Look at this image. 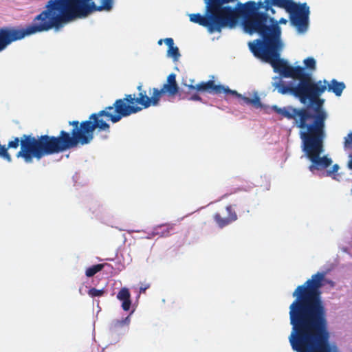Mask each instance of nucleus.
<instances>
[{
  "label": "nucleus",
  "instance_id": "nucleus-5",
  "mask_svg": "<svg viewBox=\"0 0 352 352\" xmlns=\"http://www.w3.org/2000/svg\"><path fill=\"white\" fill-rule=\"evenodd\" d=\"M113 6V0H49L47 2L56 30L94 12L110 11Z\"/></svg>",
  "mask_w": 352,
  "mask_h": 352
},
{
  "label": "nucleus",
  "instance_id": "nucleus-17",
  "mask_svg": "<svg viewBox=\"0 0 352 352\" xmlns=\"http://www.w3.org/2000/svg\"><path fill=\"white\" fill-rule=\"evenodd\" d=\"M343 146L346 151L352 150V131L344 138ZM349 158L347 167L349 170H352V153L349 155Z\"/></svg>",
  "mask_w": 352,
  "mask_h": 352
},
{
  "label": "nucleus",
  "instance_id": "nucleus-14",
  "mask_svg": "<svg viewBox=\"0 0 352 352\" xmlns=\"http://www.w3.org/2000/svg\"><path fill=\"white\" fill-rule=\"evenodd\" d=\"M117 298L122 301V307L124 311H128L130 309L131 301V294L127 288H122L117 295Z\"/></svg>",
  "mask_w": 352,
  "mask_h": 352
},
{
  "label": "nucleus",
  "instance_id": "nucleus-22",
  "mask_svg": "<svg viewBox=\"0 0 352 352\" xmlns=\"http://www.w3.org/2000/svg\"><path fill=\"white\" fill-rule=\"evenodd\" d=\"M304 63L307 69L311 70L316 69V60L314 58L308 57L307 58L305 59Z\"/></svg>",
  "mask_w": 352,
  "mask_h": 352
},
{
  "label": "nucleus",
  "instance_id": "nucleus-20",
  "mask_svg": "<svg viewBox=\"0 0 352 352\" xmlns=\"http://www.w3.org/2000/svg\"><path fill=\"white\" fill-rule=\"evenodd\" d=\"M157 234L161 236H168L170 232L173 230V226L170 224L161 225L158 227Z\"/></svg>",
  "mask_w": 352,
  "mask_h": 352
},
{
  "label": "nucleus",
  "instance_id": "nucleus-27",
  "mask_svg": "<svg viewBox=\"0 0 352 352\" xmlns=\"http://www.w3.org/2000/svg\"><path fill=\"white\" fill-rule=\"evenodd\" d=\"M163 41H164V40H162V39L159 40L158 41V44L159 45H162Z\"/></svg>",
  "mask_w": 352,
  "mask_h": 352
},
{
  "label": "nucleus",
  "instance_id": "nucleus-2",
  "mask_svg": "<svg viewBox=\"0 0 352 352\" xmlns=\"http://www.w3.org/2000/svg\"><path fill=\"white\" fill-rule=\"evenodd\" d=\"M325 275V272H317L292 294L295 299L289 306L292 329L289 341L296 352H331L320 292Z\"/></svg>",
  "mask_w": 352,
  "mask_h": 352
},
{
  "label": "nucleus",
  "instance_id": "nucleus-26",
  "mask_svg": "<svg viewBox=\"0 0 352 352\" xmlns=\"http://www.w3.org/2000/svg\"><path fill=\"white\" fill-rule=\"evenodd\" d=\"M240 98H241L243 100V101L245 104H250L251 98H249L245 97V96H243L242 95H241V97Z\"/></svg>",
  "mask_w": 352,
  "mask_h": 352
},
{
  "label": "nucleus",
  "instance_id": "nucleus-16",
  "mask_svg": "<svg viewBox=\"0 0 352 352\" xmlns=\"http://www.w3.org/2000/svg\"><path fill=\"white\" fill-rule=\"evenodd\" d=\"M211 90H212L211 94H220L223 92L227 94H231L237 98L241 97V94H239L236 91L232 90V89H229V87H225L224 86L221 85H217L214 84V81H213V86H212V88H211Z\"/></svg>",
  "mask_w": 352,
  "mask_h": 352
},
{
  "label": "nucleus",
  "instance_id": "nucleus-23",
  "mask_svg": "<svg viewBox=\"0 0 352 352\" xmlns=\"http://www.w3.org/2000/svg\"><path fill=\"white\" fill-rule=\"evenodd\" d=\"M338 169L339 166L334 164L331 170L327 171V175L332 177L333 179H337L336 177L338 176V174H337Z\"/></svg>",
  "mask_w": 352,
  "mask_h": 352
},
{
  "label": "nucleus",
  "instance_id": "nucleus-8",
  "mask_svg": "<svg viewBox=\"0 0 352 352\" xmlns=\"http://www.w3.org/2000/svg\"><path fill=\"white\" fill-rule=\"evenodd\" d=\"M54 28V25L47 4L45 9L33 20V23L25 28H0V52L14 41L21 40L26 36L38 32H47Z\"/></svg>",
  "mask_w": 352,
  "mask_h": 352
},
{
  "label": "nucleus",
  "instance_id": "nucleus-25",
  "mask_svg": "<svg viewBox=\"0 0 352 352\" xmlns=\"http://www.w3.org/2000/svg\"><path fill=\"white\" fill-rule=\"evenodd\" d=\"M150 287V285L149 284H144V285H142L140 288V291L141 293H144L146 292V290L147 289H148Z\"/></svg>",
  "mask_w": 352,
  "mask_h": 352
},
{
  "label": "nucleus",
  "instance_id": "nucleus-7",
  "mask_svg": "<svg viewBox=\"0 0 352 352\" xmlns=\"http://www.w3.org/2000/svg\"><path fill=\"white\" fill-rule=\"evenodd\" d=\"M252 16L243 17L244 30L250 34H257L260 38H256L251 43H268L275 39L278 43L281 41V28L279 24H286L287 20L284 18L278 21L270 16L266 12H252Z\"/></svg>",
  "mask_w": 352,
  "mask_h": 352
},
{
  "label": "nucleus",
  "instance_id": "nucleus-10",
  "mask_svg": "<svg viewBox=\"0 0 352 352\" xmlns=\"http://www.w3.org/2000/svg\"><path fill=\"white\" fill-rule=\"evenodd\" d=\"M213 86V80L207 82H201L196 85H184V88L179 89L177 84V91L175 94L178 96L179 100L202 101V98L199 96V92H208L211 94V88Z\"/></svg>",
  "mask_w": 352,
  "mask_h": 352
},
{
  "label": "nucleus",
  "instance_id": "nucleus-13",
  "mask_svg": "<svg viewBox=\"0 0 352 352\" xmlns=\"http://www.w3.org/2000/svg\"><path fill=\"white\" fill-rule=\"evenodd\" d=\"M320 81L322 85L324 84V82H325L327 87L325 91L327 89L328 91L333 92L337 96H340L343 90L346 87L345 84L343 82H338L336 79L331 80L329 83L326 80Z\"/></svg>",
  "mask_w": 352,
  "mask_h": 352
},
{
  "label": "nucleus",
  "instance_id": "nucleus-4",
  "mask_svg": "<svg viewBox=\"0 0 352 352\" xmlns=\"http://www.w3.org/2000/svg\"><path fill=\"white\" fill-rule=\"evenodd\" d=\"M72 126L70 133L61 130L57 136L42 135H23L15 137L8 142L6 148L16 149L20 144V150L16 154L17 158H21L26 164H31L34 159L40 160L48 155L63 153L80 145H86L80 122L78 120L69 122Z\"/></svg>",
  "mask_w": 352,
  "mask_h": 352
},
{
  "label": "nucleus",
  "instance_id": "nucleus-6",
  "mask_svg": "<svg viewBox=\"0 0 352 352\" xmlns=\"http://www.w3.org/2000/svg\"><path fill=\"white\" fill-rule=\"evenodd\" d=\"M248 46L255 57L270 63L274 71L280 73L282 77L299 78L300 76L310 74L305 72L304 67L291 66L286 60L281 59L280 56L283 44L278 43L275 39L268 43H249Z\"/></svg>",
  "mask_w": 352,
  "mask_h": 352
},
{
  "label": "nucleus",
  "instance_id": "nucleus-12",
  "mask_svg": "<svg viewBox=\"0 0 352 352\" xmlns=\"http://www.w3.org/2000/svg\"><path fill=\"white\" fill-rule=\"evenodd\" d=\"M227 215L223 217L219 213L217 212L214 214V220L221 228H223L232 222L237 220V214L232 205H228L226 207Z\"/></svg>",
  "mask_w": 352,
  "mask_h": 352
},
{
  "label": "nucleus",
  "instance_id": "nucleus-19",
  "mask_svg": "<svg viewBox=\"0 0 352 352\" xmlns=\"http://www.w3.org/2000/svg\"><path fill=\"white\" fill-rule=\"evenodd\" d=\"M130 322V318L129 316L123 318L122 320H116L113 321L111 324V329L113 331L118 330L120 327H123L124 325H128Z\"/></svg>",
  "mask_w": 352,
  "mask_h": 352
},
{
  "label": "nucleus",
  "instance_id": "nucleus-11",
  "mask_svg": "<svg viewBox=\"0 0 352 352\" xmlns=\"http://www.w3.org/2000/svg\"><path fill=\"white\" fill-rule=\"evenodd\" d=\"M289 14L290 21L298 31L303 32L307 29L309 23V8L306 3L298 4L293 2L287 10Z\"/></svg>",
  "mask_w": 352,
  "mask_h": 352
},
{
  "label": "nucleus",
  "instance_id": "nucleus-18",
  "mask_svg": "<svg viewBox=\"0 0 352 352\" xmlns=\"http://www.w3.org/2000/svg\"><path fill=\"white\" fill-rule=\"evenodd\" d=\"M106 264H97L88 267L86 270L85 274L87 277L94 276L96 274L100 272Z\"/></svg>",
  "mask_w": 352,
  "mask_h": 352
},
{
  "label": "nucleus",
  "instance_id": "nucleus-21",
  "mask_svg": "<svg viewBox=\"0 0 352 352\" xmlns=\"http://www.w3.org/2000/svg\"><path fill=\"white\" fill-rule=\"evenodd\" d=\"M104 294V289H96L94 287L91 288L88 291L89 296L92 297V298H94V297H100V296H103Z\"/></svg>",
  "mask_w": 352,
  "mask_h": 352
},
{
  "label": "nucleus",
  "instance_id": "nucleus-24",
  "mask_svg": "<svg viewBox=\"0 0 352 352\" xmlns=\"http://www.w3.org/2000/svg\"><path fill=\"white\" fill-rule=\"evenodd\" d=\"M250 104H252L255 107H261V100L258 96H256L254 98H251Z\"/></svg>",
  "mask_w": 352,
  "mask_h": 352
},
{
  "label": "nucleus",
  "instance_id": "nucleus-3",
  "mask_svg": "<svg viewBox=\"0 0 352 352\" xmlns=\"http://www.w3.org/2000/svg\"><path fill=\"white\" fill-rule=\"evenodd\" d=\"M137 89L139 92L137 98L135 94H126L124 98L116 100L112 106H108L103 110L91 114L89 120L80 122L87 144L93 140L96 129L98 131L109 132L110 125L103 120V117L113 123H116L122 118L137 113L151 106L158 105L164 94H167L169 96H174L177 91L176 75L173 73L169 74L166 82L160 89H150L149 94H151V97L147 95L142 82L139 83Z\"/></svg>",
  "mask_w": 352,
  "mask_h": 352
},
{
  "label": "nucleus",
  "instance_id": "nucleus-9",
  "mask_svg": "<svg viewBox=\"0 0 352 352\" xmlns=\"http://www.w3.org/2000/svg\"><path fill=\"white\" fill-rule=\"evenodd\" d=\"M294 1L291 0H258V2L249 1L243 4L238 3L237 8L239 17L252 16V12H266L270 11L274 14L273 6L285 9L287 11L290 4Z\"/></svg>",
  "mask_w": 352,
  "mask_h": 352
},
{
  "label": "nucleus",
  "instance_id": "nucleus-1",
  "mask_svg": "<svg viewBox=\"0 0 352 352\" xmlns=\"http://www.w3.org/2000/svg\"><path fill=\"white\" fill-rule=\"evenodd\" d=\"M296 86L286 85L280 77L274 78L273 87L283 94H291L298 98L301 103L308 105L296 108L287 106L283 108L276 105L272 109L282 117L293 120L294 126L301 130L300 138L303 143V151L311 162L309 169L324 170L332 164L331 159L320 154L323 152V142L326 136L325 126L328 114L324 108V100L320 96L325 91L326 83L314 82L311 74L300 76Z\"/></svg>",
  "mask_w": 352,
  "mask_h": 352
},
{
  "label": "nucleus",
  "instance_id": "nucleus-15",
  "mask_svg": "<svg viewBox=\"0 0 352 352\" xmlns=\"http://www.w3.org/2000/svg\"><path fill=\"white\" fill-rule=\"evenodd\" d=\"M164 43L168 47L167 55L173 58L174 61H177L180 57V54L177 47L174 46V41L172 38H166Z\"/></svg>",
  "mask_w": 352,
  "mask_h": 352
}]
</instances>
